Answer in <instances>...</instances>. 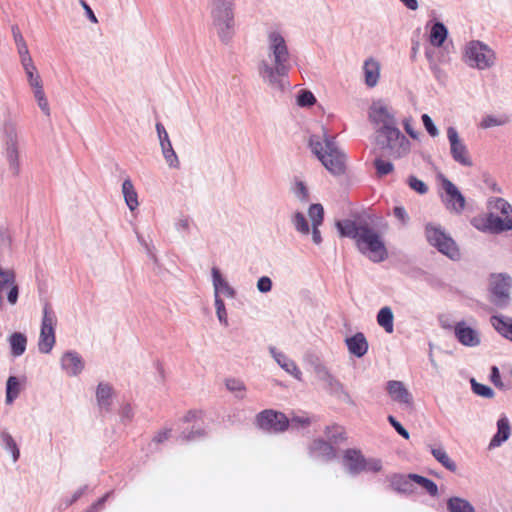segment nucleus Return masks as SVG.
Listing matches in <instances>:
<instances>
[{
	"instance_id": "nucleus-46",
	"label": "nucleus",
	"mask_w": 512,
	"mask_h": 512,
	"mask_svg": "<svg viewBox=\"0 0 512 512\" xmlns=\"http://www.w3.org/2000/svg\"><path fill=\"white\" fill-rule=\"evenodd\" d=\"M1 440L3 445L11 451L13 460L16 461L19 456V451L16 447L13 438L7 433H2Z\"/></svg>"
},
{
	"instance_id": "nucleus-10",
	"label": "nucleus",
	"mask_w": 512,
	"mask_h": 512,
	"mask_svg": "<svg viewBox=\"0 0 512 512\" xmlns=\"http://www.w3.org/2000/svg\"><path fill=\"white\" fill-rule=\"evenodd\" d=\"M455 339L464 347L475 348L482 343V334L474 320H460L453 326Z\"/></svg>"
},
{
	"instance_id": "nucleus-43",
	"label": "nucleus",
	"mask_w": 512,
	"mask_h": 512,
	"mask_svg": "<svg viewBox=\"0 0 512 512\" xmlns=\"http://www.w3.org/2000/svg\"><path fill=\"white\" fill-rule=\"evenodd\" d=\"M15 39H16V42L18 45V50H19V53L21 56V61H22L24 70L26 71L27 58L30 60V63L32 66H35V65L32 61L31 56L29 55L28 48H27V45H26L23 37L20 34H18L15 36Z\"/></svg>"
},
{
	"instance_id": "nucleus-9",
	"label": "nucleus",
	"mask_w": 512,
	"mask_h": 512,
	"mask_svg": "<svg viewBox=\"0 0 512 512\" xmlns=\"http://www.w3.org/2000/svg\"><path fill=\"white\" fill-rule=\"evenodd\" d=\"M3 156L8 171L18 176L21 168V138L14 126L6 127L3 134Z\"/></svg>"
},
{
	"instance_id": "nucleus-16",
	"label": "nucleus",
	"mask_w": 512,
	"mask_h": 512,
	"mask_svg": "<svg viewBox=\"0 0 512 512\" xmlns=\"http://www.w3.org/2000/svg\"><path fill=\"white\" fill-rule=\"evenodd\" d=\"M372 123L381 128L392 129L394 125L393 114L389 106L382 100L373 101L368 112Z\"/></svg>"
},
{
	"instance_id": "nucleus-34",
	"label": "nucleus",
	"mask_w": 512,
	"mask_h": 512,
	"mask_svg": "<svg viewBox=\"0 0 512 512\" xmlns=\"http://www.w3.org/2000/svg\"><path fill=\"white\" fill-rule=\"evenodd\" d=\"M23 379L10 376L6 383V403H12L20 394Z\"/></svg>"
},
{
	"instance_id": "nucleus-35",
	"label": "nucleus",
	"mask_w": 512,
	"mask_h": 512,
	"mask_svg": "<svg viewBox=\"0 0 512 512\" xmlns=\"http://www.w3.org/2000/svg\"><path fill=\"white\" fill-rule=\"evenodd\" d=\"M297 106L304 109H309L317 103L315 95L307 89H301L295 96Z\"/></svg>"
},
{
	"instance_id": "nucleus-14",
	"label": "nucleus",
	"mask_w": 512,
	"mask_h": 512,
	"mask_svg": "<svg viewBox=\"0 0 512 512\" xmlns=\"http://www.w3.org/2000/svg\"><path fill=\"white\" fill-rule=\"evenodd\" d=\"M26 76L28 80V84L32 89L35 101L39 107V109L45 114H50V105L49 101L46 97L43 88L42 79L37 71L36 66H32L30 60L27 58L26 63Z\"/></svg>"
},
{
	"instance_id": "nucleus-47",
	"label": "nucleus",
	"mask_w": 512,
	"mask_h": 512,
	"mask_svg": "<svg viewBox=\"0 0 512 512\" xmlns=\"http://www.w3.org/2000/svg\"><path fill=\"white\" fill-rule=\"evenodd\" d=\"M421 119H422V123H423L424 128L426 129L427 133L431 137L439 136V130L436 127V125L434 124L433 120L431 119V117L429 115L423 114Z\"/></svg>"
},
{
	"instance_id": "nucleus-64",
	"label": "nucleus",
	"mask_w": 512,
	"mask_h": 512,
	"mask_svg": "<svg viewBox=\"0 0 512 512\" xmlns=\"http://www.w3.org/2000/svg\"><path fill=\"white\" fill-rule=\"evenodd\" d=\"M506 376L508 379L512 380V366L507 367Z\"/></svg>"
},
{
	"instance_id": "nucleus-11",
	"label": "nucleus",
	"mask_w": 512,
	"mask_h": 512,
	"mask_svg": "<svg viewBox=\"0 0 512 512\" xmlns=\"http://www.w3.org/2000/svg\"><path fill=\"white\" fill-rule=\"evenodd\" d=\"M492 301L499 307L508 305L511 297L512 278L508 274L496 273L489 277Z\"/></svg>"
},
{
	"instance_id": "nucleus-17",
	"label": "nucleus",
	"mask_w": 512,
	"mask_h": 512,
	"mask_svg": "<svg viewBox=\"0 0 512 512\" xmlns=\"http://www.w3.org/2000/svg\"><path fill=\"white\" fill-rule=\"evenodd\" d=\"M428 42L433 48H441L448 38V28L438 19H432L426 24Z\"/></svg>"
},
{
	"instance_id": "nucleus-31",
	"label": "nucleus",
	"mask_w": 512,
	"mask_h": 512,
	"mask_svg": "<svg viewBox=\"0 0 512 512\" xmlns=\"http://www.w3.org/2000/svg\"><path fill=\"white\" fill-rule=\"evenodd\" d=\"M270 353L272 357L275 359V361L289 374L293 375L294 377L298 378L300 375V371L296 367L295 363L290 360L287 356H285L283 353L277 351L276 349L272 348L270 350Z\"/></svg>"
},
{
	"instance_id": "nucleus-22",
	"label": "nucleus",
	"mask_w": 512,
	"mask_h": 512,
	"mask_svg": "<svg viewBox=\"0 0 512 512\" xmlns=\"http://www.w3.org/2000/svg\"><path fill=\"white\" fill-rule=\"evenodd\" d=\"M323 207L319 204H313L310 206L308 216L312 227V241L319 245L322 242L321 234L318 227L323 221Z\"/></svg>"
},
{
	"instance_id": "nucleus-44",
	"label": "nucleus",
	"mask_w": 512,
	"mask_h": 512,
	"mask_svg": "<svg viewBox=\"0 0 512 512\" xmlns=\"http://www.w3.org/2000/svg\"><path fill=\"white\" fill-rule=\"evenodd\" d=\"M414 479H415L416 484H418L423 489H425L430 495L437 496L438 488H437V485L433 481H431L427 478L421 477L419 475L415 476Z\"/></svg>"
},
{
	"instance_id": "nucleus-21",
	"label": "nucleus",
	"mask_w": 512,
	"mask_h": 512,
	"mask_svg": "<svg viewBox=\"0 0 512 512\" xmlns=\"http://www.w3.org/2000/svg\"><path fill=\"white\" fill-rule=\"evenodd\" d=\"M365 84L374 87L378 84L381 75V64L378 60L369 58L363 64Z\"/></svg>"
},
{
	"instance_id": "nucleus-3",
	"label": "nucleus",
	"mask_w": 512,
	"mask_h": 512,
	"mask_svg": "<svg viewBox=\"0 0 512 512\" xmlns=\"http://www.w3.org/2000/svg\"><path fill=\"white\" fill-rule=\"evenodd\" d=\"M310 147L322 165L332 174L341 175L347 168V157L327 129L310 138Z\"/></svg>"
},
{
	"instance_id": "nucleus-52",
	"label": "nucleus",
	"mask_w": 512,
	"mask_h": 512,
	"mask_svg": "<svg viewBox=\"0 0 512 512\" xmlns=\"http://www.w3.org/2000/svg\"><path fill=\"white\" fill-rule=\"evenodd\" d=\"M344 429L341 426H332L328 428V439L331 441H336L338 439H342L344 437Z\"/></svg>"
},
{
	"instance_id": "nucleus-59",
	"label": "nucleus",
	"mask_w": 512,
	"mask_h": 512,
	"mask_svg": "<svg viewBox=\"0 0 512 512\" xmlns=\"http://www.w3.org/2000/svg\"><path fill=\"white\" fill-rule=\"evenodd\" d=\"M426 55L431 65L433 66H437L441 62V59L438 57V54L434 50H428Z\"/></svg>"
},
{
	"instance_id": "nucleus-61",
	"label": "nucleus",
	"mask_w": 512,
	"mask_h": 512,
	"mask_svg": "<svg viewBox=\"0 0 512 512\" xmlns=\"http://www.w3.org/2000/svg\"><path fill=\"white\" fill-rule=\"evenodd\" d=\"M401 2L410 10H416L418 8L417 0H401Z\"/></svg>"
},
{
	"instance_id": "nucleus-6",
	"label": "nucleus",
	"mask_w": 512,
	"mask_h": 512,
	"mask_svg": "<svg viewBox=\"0 0 512 512\" xmlns=\"http://www.w3.org/2000/svg\"><path fill=\"white\" fill-rule=\"evenodd\" d=\"M425 237L429 245L442 255L454 261L461 258L460 246L441 226L432 223L427 224L425 227Z\"/></svg>"
},
{
	"instance_id": "nucleus-23",
	"label": "nucleus",
	"mask_w": 512,
	"mask_h": 512,
	"mask_svg": "<svg viewBox=\"0 0 512 512\" xmlns=\"http://www.w3.org/2000/svg\"><path fill=\"white\" fill-rule=\"evenodd\" d=\"M386 390L389 396L398 403L409 404L411 402V394L405 384L401 381H389L387 383Z\"/></svg>"
},
{
	"instance_id": "nucleus-41",
	"label": "nucleus",
	"mask_w": 512,
	"mask_h": 512,
	"mask_svg": "<svg viewBox=\"0 0 512 512\" xmlns=\"http://www.w3.org/2000/svg\"><path fill=\"white\" fill-rule=\"evenodd\" d=\"M390 135L396 137V141L399 145V147L395 151L397 156H402L408 153V151L410 150L409 141L404 136L399 135V132L394 129L390 130Z\"/></svg>"
},
{
	"instance_id": "nucleus-12",
	"label": "nucleus",
	"mask_w": 512,
	"mask_h": 512,
	"mask_svg": "<svg viewBox=\"0 0 512 512\" xmlns=\"http://www.w3.org/2000/svg\"><path fill=\"white\" fill-rule=\"evenodd\" d=\"M56 324L57 317L55 313L52 310L45 308L38 338V349L40 353L48 354L52 351L56 342Z\"/></svg>"
},
{
	"instance_id": "nucleus-50",
	"label": "nucleus",
	"mask_w": 512,
	"mask_h": 512,
	"mask_svg": "<svg viewBox=\"0 0 512 512\" xmlns=\"http://www.w3.org/2000/svg\"><path fill=\"white\" fill-rule=\"evenodd\" d=\"M490 381L499 389H505L506 385L502 381L498 367L493 366L490 373Z\"/></svg>"
},
{
	"instance_id": "nucleus-37",
	"label": "nucleus",
	"mask_w": 512,
	"mask_h": 512,
	"mask_svg": "<svg viewBox=\"0 0 512 512\" xmlns=\"http://www.w3.org/2000/svg\"><path fill=\"white\" fill-rule=\"evenodd\" d=\"M336 228L342 237H353L357 240V232H359L362 228L356 229L354 224L350 221L345 222H337Z\"/></svg>"
},
{
	"instance_id": "nucleus-56",
	"label": "nucleus",
	"mask_w": 512,
	"mask_h": 512,
	"mask_svg": "<svg viewBox=\"0 0 512 512\" xmlns=\"http://www.w3.org/2000/svg\"><path fill=\"white\" fill-rule=\"evenodd\" d=\"M376 168L379 174L385 175L392 170V165L389 162L383 160L376 161Z\"/></svg>"
},
{
	"instance_id": "nucleus-4",
	"label": "nucleus",
	"mask_w": 512,
	"mask_h": 512,
	"mask_svg": "<svg viewBox=\"0 0 512 512\" xmlns=\"http://www.w3.org/2000/svg\"><path fill=\"white\" fill-rule=\"evenodd\" d=\"M461 60L473 70L487 71L496 65L497 54L487 43L472 39L463 44Z\"/></svg>"
},
{
	"instance_id": "nucleus-38",
	"label": "nucleus",
	"mask_w": 512,
	"mask_h": 512,
	"mask_svg": "<svg viewBox=\"0 0 512 512\" xmlns=\"http://www.w3.org/2000/svg\"><path fill=\"white\" fill-rule=\"evenodd\" d=\"M162 151L165 157L167 164L170 167L176 168L178 167L179 161L176 153L174 152L170 140H167V144L162 140Z\"/></svg>"
},
{
	"instance_id": "nucleus-58",
	"label": "nucleus",
	"mask_w": 512,
	"mask_h": 512,
	"mask_svg": "<svg viewBox=\"0 0 512 512\" xmlns=\"http://www.w3.org/2000/svg\"><path fill=\"white\" fill-rule=\"evenodd\" d=\"M391 424L393 425V427L397 430V432L403 436L405 439H408L409 438V433L408 431L399 423L397 422L394 418L390 417L389 418Z\"/></svg>"
},
{
	"instance_id": "nucleus-7",
	"label": "nucleus",
	"mask_w": 512,
	"mask_h": 512,
	"mask_svg": "<svg viewBox=\"0 0 512 512\" xmlns=\"http://www.w3.org/2000/svg\"><path fill=\"white\" fill-rule=\"evenodd\" d=\"M357 247L370 260L381 262L387 259L388 246L378 232L373 229L362 227L357 232Z\"/></svg>"
},
{
	"instance_id": "nucleus-53",
	"label": "nucleus",
	"mask_w": 512,
	"mask_h": 512,
	"mask_svg": "<svg viewBox=\"0 0 512 512\" xmlns=\"http://www.w3.org/2000/svg\"><path fill=\"white\" fill-rule=\"evenodd\" d=\"M272 288V281L269 277H261L258 281H257V289L262 292V293H267L271 290Z\"/></svg>"
},
{
	"instance_id": "nucleus-60",
	"label": "nucleus",
	"mask_w": 512,
	"mask_h": 512,
	"mask_svg": "<svg viewBox=\"0 0 512 512\" xmlns=\"http://www.w3.org/2000/svg\"><path fill=\"white\" fill-rule=\"evenodd\" d=\"M157 131L160 139V144L162 145V140L167 144V140H169L168 133L164 129L162 125H157Z\"/></svg>"
},
{
	"instance_id": "nucleus-45",
	"label": "nucleus",
	"mask_w": 512,
	"mask_h": 512,
	"mask_svg": "<svg viewBox=\"0 0 512 512\" xmlns=\"http://www.w3.org/2000/svg\"><path fill=\"white\" fill-rule=\"evenodd\" d=\"M471 384L474 393L477 395L485 398H493L495 396L494 391L489 386L478 383L475 380H472Z\"/></svg>"
},
{
	"instance_id": "nucleus-55",
	"label": "nucleus",
	"mask_w": 512,
	"mask_h": 512,
	"mask_svg": "<svg viewBox=\"0 0 512 512\" xmlns=\"http://www.w3.org/2000/svg\"><path fill=\"white\" fill-rule=\"evenodd\" d=\"M394 216L398 219L402 224H406L409 220V216L406 210L403 207L397 206L394 208Z\"/></svg>"
},
{
	"instance_id": "nucleus-36",
	"label": "nucleus",
	"mask_w": 512,
	"mask_h": 512,
	"mask_svg": "<svg viewBox=\"0 0 512 512\" xmlns=\"http://www.w3.org/2000/svg\"><path fill=\"white\" fill-rule=\"evenodd\" d=\"M431 452H432V455L434 456V458L439 463H441L445 468H447L448 470L453 471V472L456 471L457 466H456L455 462L449 457V455L443 448L436 447V448H433Z\"/></svg>"
},
{
	"instance_id": "nucleus-19",
	"label": "nucleus",
	"mask_w": 512,
	"mask_h": 512,
	"mask_svg": "<svg viewBox=\"0 0 512 512\" xmlns=\"http://www.w3.org/2000/svg\"><path fill=\"white\" fill-rule=\"evenodd\" d=\"M490 324L493 329L504 339L512 342V317L496 314L491 316Z\"/></svg>"
},
{
	"instance_id": "nucleus-30",
	"label": "nucleus",
	"mask_w": 512,
	"mask_h": 512,
	"mask_svg": "<svg viewBox=\"0 0 512 512\" xmlns=\"http://www.w3.org/2000/svg\"><path fill=\"white\" fill-rule=\"evenodd\" d=\"M11 354L14 357L22 355L27 346V337L25 334L20 332H14L8 337Z\"/></svg>"
},
{
	"instance_id": "nucleus-27",
	"label": "nucleus",
	"mask_w": 512,
	"mask_h": 512,
	"mask_svg": "<svg viewBox=\"0 0 512 512\" xmlns=\"http://www.w3.org/2000/svg\"><path fill=\"white\" fill-rule=\"evenodd\" d=\"M213 277V286L215 290V297H219L220 294H223L227 297L232 298L235 294L234 289L229 285L226 279L222 276L218 269H213L212 271Z\"/></svg>"
},
{
	"instance_id": "nucleus-1",
	"label": "nucleus",
	"mask_w": 512,
	"mask_h": 512,
	"mask_svg": "<svg viewBox=\"0 0 512 512\" xmlns=\"http://www.w3.org/2000/svg\"><path fill=\"white\" fill-rule=\"evenodd\" d=\"M266 47L267 56L259 64V75L265 83L283 87V78L290 69L289 51L283 34L279 30L268 31Z\"/></svg>"
},
{
	"instance_id": "nucleus-25",
	"label": "nucleus",
	"mask_w": 512,
	"mask_h": 512,
	"mask_svg": "<svg viewBox=\"0 0 512 512\" xmlns=\"http://www.w3.org/2000/svg\"><path fill=\"white\" fill-rule=\"evenodd\" d=\"M346 345L351 354L356 357L364 356L368 351V341L364 334L356 333L346 339Z\"/></svg>"
},
{
	"instance_id": "nucleus-57",
	"label": "nucleus",
	"mask_w": 512,
	"mask_h": 512,
	"mask_svg": "<svg viewBox=\"0 0 512 512\" xmlns=\"http://www.w3.org/2000/svg\"><path fill=\"white\" fill-rule=\"evenodd\" d=\"M310 423V418L306 415H297V416H294L292 421H291V424L293 426H305V425H308Z\"/></svg>"
},
{
	"instance_id": "nucleus-48",
	"label": "nucleus",
	"mask_w": 512,
	"mask_h": 512,
	"mask_svg": "<svg viewBox=\"0 0 512 512\" xmlns=\"http://www.w3.org/2000/svg\"><path fill=\"white\" fill-rule=\"evenodd\" d=\"M294 224L299 232L303 234H308L310 232L309 224L305 219L304 215L300 213L296 214L294 217Z\"/></svg>"
},
{
	"instance_id": "nucleus-15",
	"label": "nucleus",
	"mask_w": 512,
	"mask_h": 512,
	"mask_svg": "<svg viewBox=\"0 0 512 512\" xmlns=\"http://www.w3.org/2000/svg\"><path fill=\"white\" fill-rule=\"evenodd\" d=\"M447 138L453 160L461 166L471 167L473 165L471 154L455 128L449 127L447 129Z\"/></svg>"
},
{
	"instance_id": "nucleus-13",
	"label": "nucleus",
	"mask_w": 512,
	"mask_h": 512,
	"mask_svg": "<svg viewBox=\"0 0 512 512\" xmlns=\"http://www.w3.org/2000/svg\"><path fill=\"white\" fill-rule=\"evenodd\" d=\"M19 291L15 271L0 265V310L4 305V295L8 303L14 306L18 302Z\"/></svg>"
},
{
	"instance_id": "nucleus-2",
	"label": "nucleus",
	"mask_w": 512,
	"mask_h": 512,
	"mask_svg": "<svg viewBox=\"0 0 512 512\" xmlns=\"http://www.w3.org/2000/svg\"><path fill=\"white\" fill-rule=\"evenodd\" d=\"M471 224L481 232L502 233L512 230V204L501 197L491 198L487 210L472 218Z\"/></svg>"
},
{
	"instance_id": "nucleus-32",
	"label": "nucleus",
	"mask_w": 512,
	"mask_h": 512,
	"mask_svg": "<svg viewBox=\"0 0 512 512\" xmlns=\"http://www.w3.org/2000/svg\"><path fill=\"white\" fill-rule=\"evenodd\" d=\"M448 512H475L472 504L465 498L454 496L447 500Z\"/></svg>"
},
{
	"instance_id": "nucleus-39",
	"label": "nucleus",
	"mask_w": 512,
	"mask_h": 512,
	"mask_svg": "<svg viewBox=\"0 0 512 512\" xmlns=\"http://www.w3.org/2000/svg\"><path fill=\"white\" fill-rule=\"evenodd\" d=\"M383 469L381 459L375 457H365L363 462V471L368 473H379Z\"/></svg>"
},
{
	"instance_id": "nucleus-18",
	"label": "nucleus",
	"mask_w": 512,
	"mask_h": 512,
	"mask_svg": "<svg viewBox=\"0 0 512 512\" xmlns=\"http://www.w3.org/2000/svg\"><path fill=\"white\" fill-rule=\"evenodd\" d=\"M259 423L263 428L276 432L285 430L289 425V421L284 414L272 410L261 413Z\"/></svg>"
},
{
	"instance_id": "nucleus-20",
	"label": "nucleus",
	"mask_w": 512,
	"mask_h": 512,
	"mask_svg": "<svg viewBox=\"0 0 512 512\" xmlns=\"http://www.w3.org/2000/svg\"><path fill=\"white\" fill-rule=\"evenodd\" d=\"M496 426L497 431L490 441V448L500 447L504 442H506L509 439L511 435L510 422L505 415H502L501 417L498 418Z\"/></svg>"
},
{
	"instance_id": "nucleus-26",
	"label": "nucleus",
	"mask_w": 512,
	"mask_h": 512,
	"mask_svg": "<svg viewBox=\"0 0 512 512\" xmlns=\"http://www.w3.org/2000/svg\"><path fill=\"white\" fill-rule=\"evenodd\" d=\"M415 476L412 475H394L390 482L392 487L402 493H413L415 488Z\"/></svg>"
},
{
	"instance_id": "nucleus-63",
	"label": "nucleus",
	"mask_w": 512,
	"mask_h": 512,
	"mask_svg": "<svg viewBox=\"0 0 512 512\" xmlns=\"http://www.w3.org/2000/svg\"><path fill=\"white\" fill-rule=\"evenodd\" d=\"M84 7H85V9L87 10V12H88V15H89L90 19H91L93 22H97V19H96V17H95V15H94V13L92 12V10H91V9H90L86 4H84Z\"/></svg>"
},
{
	"instance_id": "nucleus-62",
	"label": "nucleus",
	"mask_w": 512,
	"mask_h": 512,
	"mask_svg": "<svg viewBox=\"0 0 512 512\" xmlns=\"http://www.w3.org/2000/svg\"><path fill=\"white\" fill-rule=\"evenodd\" d=\"M405 130L411 137L418 138V133L413 130L409 123L405 124Z\"/></svg>"
},
{
	"instance_id": "nucleus-49",
	"label": "nucleus",
	"mask_w": 512,
	"mask_h": 512,
	"mask_svg": "<svg viewBox=\"0 0 512 512\" xmlns=\"http://www.w3.org/2000/svg\"><path fill=\"white\" fill-rule=\"evenodd\" d=\"M408 183L411 189L420 194H425L428 190L427 185L422 180L415 177H410Z\"/></svg>"
},
{
	"instance_id": "nucleus-33",
	"label": "nucleus",
	"mask_w": 512,
	"mask_h": 512,
	"mask_svg": "<svg viewBox=\"0 0 512 512\" xmlns=\"http://www.w3.org/2000/svg\"><path fill=\"white\" fill-rule=\"evenodd\" d=\"M377 323L389 334L394 331V314L390 307L380 309L377 314Z\"/></svg>"
},
{
	"instance_id": "nucleus-8",
	"label": "nucleus",
	"mask_w": 512,
	"mask_h": 512,
	"mask_svg": "<svg viewBox=\"0 0 512 512\" xmlns=\"http://www.w3.org/2000/svg\"><path fill=\"white\" fill-rule=\"evenodd\" d=\"M438 195L445 209L453 215H461L467 207V200L462 191L449 179L438 178Z\"/></svg>"
},
{
	"instance_id": "nucleus-29",
	"label": "nucleus",
	"mask_w": 512,
	"mask_h": 512,
	"mask_svg": "<svg viewBox=\"0 0 512 512\" xmlns=\"http://www.w3.org/2000/svg\"><path fill=\"white\" fill-rule=\"evenodd\" d=\"M365 457L356 450H348L344 455L345 466L354 473L363 472Z\"/></svg>"
},
{
	"instance_id": "nucleus-24",
	"label": "nucleus",
	"mask_w": 512,
	"mask_h": 512,
	"mask_svg": "<svg viewBox=\"0 0 512 512\" xmlns=\"http://www.w3.org/2000/svg\"><path fill=\"white\" fill-rule=\"evenodd\" d=\"M62 368L71 375L79 374L84 368L81 357L73 352H66L61 357Z\"/></svg>"
},
{
	"instance_id": "nucleus-51",
	"label": "nucleus",
	"mask_w": 512,
	"mask_h": 512,
	"mask_svg": "<svg viewBox=\"0 0 512 512\" xmlns=\"http://www.w3.org/2000/svg\"><path fill=\"white\" fill-rule=\"evenodd\" d=\"M216 314L220 322L226 323L227 314L224 302L219 298L215 297Z\"/></svg>"
},
{
	"instance_id": "nucleus-54",
	"label": "nucleus",
	"mask_w": 512,
	"mask_h": 512,
	"mask_svg": "<svg viewBox=\"0 0 512 512\" xmlns=\"http://www.w3.org/2000/svg\"><path fill=\"white\" fill-rule=\"evenodd\" d=\"M11 244V235L5 228H0V248H7Z\"/></svg>"
},
{
	"instance_id": "nucleus-28",
	"label": "nucleus",
	"mask_w": 512,
	"mask_h": 512,
	"mask_svg": "<svg viewBox=\"0 0 512 512\" xmlns=\"http://www.w3.org/2000/svg\"><path fill=\"white\" fill-rule=\"evenodd\" d=\"M122 194L126 205L130 211H134L139 206L138 194L134 184L130 179H126L122 183Z\"/></svg>"
},
{
	"instance_id": "nucleus-42",
	"label": "nucleus",
	"mask_w": 512,
	"mask_h": 512,
	"mask_svg": "<svg viewBox=\"0 0 512 512\" xmlns=\"http://www.w3.org/2000/svg\"><path fill=\"white\" fill-rule=\"evenodd\" d=\"M112 396V389L107 384H100L97 388L96 397L100 405L106 406Z\"/></svg>"
},
{
	"instance_id": "nucleus-40",
	"label": "nucleus",
	"mask_w": 512,
	"mask_h": 512,
	"mask_svg": "<svg viewBox=\"0 0 512 512\" xmlns=\"http://www.w3.org/2000/svg\"><path fill=\"white\" fill-rule=\"evenodd\" d=\"M226 388L237 397H243L246 391L244 383L235 378H229L225 382Z\"/></svg>"
},
{
	"instance_id": "nucleus-5",
	"label": "nucleus",
	"mask_w": 512,
	"mask_h": 512,
	"mask_svg": "<svg viewBox=\"0 0 512 512\" xmlns=\"http://www.w3.org/2000/svg\"><path fill=\"white\" fill-rule=\"evenodd\" d=\"M211 17L219 38L229 42L236 32L233 0H211Z\"/></svg>"
}]
</instances>
